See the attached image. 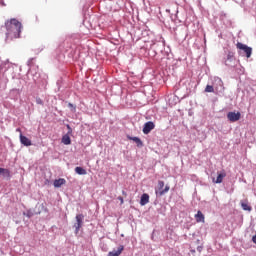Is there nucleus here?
<instances>
[{
  "instance_id": "obj_1",
  "label": "nucleus",
  "mask_w": 256,
  "mask_h": 256,
  "mask_svg": "<svg viewBox=\"0 0 256 256\" xmlns=\"http://www.w3.org/2000/svg\"><path fill=\"white\" fill-rule=\"evenodd\" d=\"M6 27V39H10V41H13V39H19L21 37V31L23 30V24L19 22V20L15 18H11L10 20H7L5 22Z\"/></svg>"
},
{
  "instance_id": "obj_2",
  "label": "nucleus",
  "mask_w": 256,
  "mask_h": 256,
  "mask_svg": "<svg viewBox=\"0 0 256 256\" xmlns=\"http://www.w3.org/2000/svg\"><path fill=\"white\" fill-rule=\"evenodd\" d=\"M236 48L239 49V55H244L247 57V59L251 58V55H253V48L247 46L246 44H243L241 42H238L236 44ZM243 51V52H241Z\"/></svg>"
},
{
  "instance_id": "obj_3",
  "label": "nucleus",
  "mask_w": 256,
  "mask_h": 256,
  "mask_svg": "<svg viewBox=\"0 0 256 256\" xmlns=\"http://www.w3.org/2000/svg\"><path fill=\"white\" fill-rule=\"evenodd\" d=\"M169 189H171V187L169 185L165 186V182L159 180L158 181V189L156 190V195L163 197V195H165V193H169Z\"/></svg>"
},
{
  "instance_id": "obj_4",
  "label": "nucleus",
  "mask_w": 256,
  "mask_h": 256,
  "mask_svg": "<svg viewBox=\"0 0 256 256\" xmlns=\"http://www.w3.org/2000/svg\"><path fill=\"white\" fill-rule=\"evenodd\" d=\"M83 219H85L83 214L76 215V223L73 225L75 229V235H79V231L81 230V227H83Z\"/></svg>"
},
{
  "instance_id": "obj_5",
  "label": "nucleus",
  "mask_w": 256,
  "mask_h": 256,
  "mask_svg": "<svg viewBox=\"0 0 256 256\" xmlns=\"http://www.w3.org/2000/svg\"><path fill=\"white\" fill-rule=\"evenodd\" d=\"M227 119H229L231 123H235L241 119V112H228Z\"/></svg>"
},
{
  "instance_id": "obj_6",
  "label": "nucleus",
  "mask_w": 256,
  "mask_h": 256,
  "mask_svg": "<svg viewBox=\"0 0 256 256\" xmlns=\"http://www.w3.org/2000/svg\"><path fill=\"white\" fill-rule=\"evenodd\" d=\"M153 129H155V123L149 121L144 124L142 131H143L144 135H149V133H151V131H153Z\"/></svg>"
},
{
  "instance_id": "obj_7",
  "label": "nucleus",
  "mask_w": 256,
  "mask_h": 256,
  "mask_svg": "<svg viewBox=\"0 0 256 256\" xmlns=\"http://www.w3.org/2000/svg\"><path fill=\"white\" fill-rule=\"evenodd\" d=\"M20 143L25 147H31V145H33L31 140L26 136H23V134H20Z\"/></svg>"
},
{
  "instance_id": "obj_8",
  "label": "nucleus",
  "mask_w": 256,
  "mask_h": 256,
  "mask_svg": "<svg viewBox=\"0 0 256 256\" xmlns=\"http://www.w3.org/2000/svg\"><path fill=\"white\" fill-rule=\"evenodd\" d=\"M194 217H195L196 223H205V215H203V212H201V210H199Z\"/></svg>"
},
{
  "instance_id": "obj_9",
  "label": "nucleus",
  "mask_w": 256,
  "mask_h": 256,
  "mask_svg": "<svg viewBox=\"0 0 256 256\" xmlns=\"http://www.w3.org/2000/svg\"><path fill=\"white\" fill-rule=\"evenodd\" d=\"M225 177H227V173L221 172L218 174L216 180H215V178H213L212 181H213V183H217V184L223 183V179H225Z\"/></svg>"
},
{
  "instance_id": "obj_10",
  "label": "nucleus",
  "mask_w": 256,
  "mask_h": 256,
  "mask_svg": "<svg viewBox=\"0 0 256 256\" xmlns=\"http://www.w3.org/2000/svg\"><path fill=\"white\" fill-rule=\"evenodd\" d=\"M67 183V180H65V178H60V179H56L53 182L54 187H56V189H59V187H61L62 185H65Z\"/></svg>"
},
{
  "instance_id": "obj_11",
  "label": "nucleus",
  "mask_w": 256,
  "mask_h": 256,
  "mask_svg": "<svg viewBox=\"0 0 256 256\" xmlns=\"http://www.w3.org/2000/svg\"><path fill=\"white\" fill-rule=\"evenodd\" d=\"M123 249H125V247L121 245L118 247V250H113L112 252H109L107 256H119L121 255V253H123Z\"/></svg>"
},
{
  "instance_id": "obj_12",
  "label": "nucleus",
  "mask_w": 256,
  "mask_h": 256,
  "mask_svg": "<svg viewBox=\"0 0 256 256\" xmlns=\"http://www.w3.org/2000/svg\"><path fill=\"white\" fill-rule=\"evenodd\" d=\"M147 203H149V194L144 193L141 196L140 205L143 207V206L147 205Z\"/></svg>"
},
{
  "instance_id": "obj_13",
  "label": "nucleus",
  "mask_w": 256,
  "mask_h": 256,
  "mask_svg": "<svg viewBox=\"0 0 256 256\" xmlns=\"http://www.w3.org/2000/svg\"><path fill=\"white\" fill-rule=\"evenodd\" d=\"M62 143L64 145H71V137L69 136V134H65L63 137H62Z\"/></svg>"
},
{
  "instance_id": "obj_14",
  "label": "nucleus",
  "mask_w": 256,
  "mask_h": 256,
  "mask_svg": "<svg viewBox=\"0 0 256 256\" xmlns=\"http://www.w3.org/2000/svg\"><path fill=\"white\" fill-rule=\"evenodd\" d=\"M241 207L244 211H251V206L249 205V202L247 200L241 201Z\"/></svg>"
},
{
  "instance_id": "obj_15",
  "label": "nucleus",
  "mask_w": 256,
  "mask_h": 256,
  "mask_svg": "<svg viewBox=\"0 0 256 256\" xmlns=\"http://www.w3.org/2000/svg\"><path fill=\"white\" fill-rule=\"evenodd\" d=\"M131 141H134L136 143L137 147H143V141L139 139V137H130Z\"/></svg>"
},
{
  "instance_id": "obj_16",
  "label": "nucleus",
  "mask_w": 256,
  "mask_h": 256,
  "mask_svg": "<svg viewBox=\"0 0 256 256\" xmlns=\"http://www.w3.org/2000/svg\"><path fill=\"white\" fill-rule=\"evenodd\" d=\"M75 173L78 175H87V170H85L83 167H76L75 168Z\"/></svg>"
},
{
  "instance_id": "obj_17",
  "label": "nucleus",
  "mask_w": 256,
  "mask_h": 256,
  "mask_svg": "<svg viewBox=\"0 0 256 256\" xmlns=\"http://www.w3.org/2000/svg\"><path fill=\"white\" fill-rule=\"evenodd\" d=\"M1 175H3V177H6L7 179H10L11 178V171H9V169L3 168Z\"/></svg>"
},
{
  "instance_id": "obj_18",
  "label": "nucleus",
  "mask_w": 256,
  "mask_h": 256,
  "mask_svg": "<svg viewBox=\"0 0 256 256\" xmlns=\"http://www.w3.org/2000/svg\"><path fill=\"white\" fill-rule=\"evenodd\" d=\"M205 92L206 93H214L215 92V88H213L212 85H207L205 88Z\"/></svg>"
},
{
  "instance_id": "obj_19",
  "label": "nucleus",
  "mask_w": 256,
  "mask_h": 256,
  "mask_svg": "<svg viewBox=\"0 0 256 256\" xmlns=\"http://www.w3.org/2000/svg\"><path fill=\"white\" fill-rule=\"evenodd\" d=\"M235 55L233 54V52H229L227 55V60H226V65H229V63H227V61H233Z\"/></svg>"
},
{
  "instance_id": "obj_20",
  "label": "nucleus",
  "mask_w": 256,
  "mask_h": 256,
  "mask_svg": "<svg viewBox=\"0 0 256 256\" xmlns=\"http://www.w3.org/2000/svg\"><path fill=\"white\" fill-rule=\"evenodd\" d=\"M68 107L70 109H72L73 113H75V111H77V108L73 104H71V103H68Z\"/></svg>"
},
{
  "instance_id": "obj_21",
  "label": "nucleus",
  "mask_w": 256,
  "mask_h": 256,
  "mask_svg": "<svg viewBox=\"0 0 256 256\" xmlns=\"http://www.w3.org/2000/svg\"><path fill=\"white\" fill-rule=\"evenodd\" d=\"M118 200L121 202V205H123L124 201H123V197L119 196Z\"/></svg>"
},
{
  "instance_id": "obj_22",
  "label": "nucleus",
  "mask_w": 256,
  "mask_h": 256,
  "mask_svg": "<svg viewBox=\"0 0 256 256\" xmlns=\"http://www.w3.org/2000/svg\"><path fill=\"white\" fill-rule=\"evenodd\" d=\"M252 241H253V243H255V245H256V234L252 237Z\"/></svg>"
},
{
  "instance_id": "obj_23",
  "label": "nucleus",
  "mask_w": 256,
  "mask_h": 256,
  "mask_svg": "<svg viewBox=\"0 0 256 256\" xmlns=\"http://www.w3.org/2000/svg\"><path fill=\"white\" fill-rule=\"evenodd\" d=\"M16 131H18V133H20V135L22 134L20 128H17Z\"/></svg>"
},
{
  "instance_id": "obj_24",
  "label": "nucleus",
  "mask_w": 256,
  "mask_h": 256,
  "mask_svg": "<svg viewBox=\"0 0 256 256\" xmlns=\"http://www.w3.org/2000/svg\"><path fill=\"white\" fill-rule=\"evenodd\" d=\"M4 168H0V175L3 173Z\"/></svg>"
},
{
  "instance_id": "obj_25",
  "label": "nucleus",
  "mask_w": 256,
  "mask_h": 256,
  "mask_svg": "<svg viewBox=\"0 0 256 256\" xmlns=\"http://www.w3.org/2000/svg\"><path fill=\"white\" fill-rule=\"evenodd\" d=\"M67 127H68V129H70L69 125Z\"/></svg>"
}]
</instances>
